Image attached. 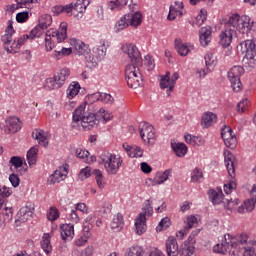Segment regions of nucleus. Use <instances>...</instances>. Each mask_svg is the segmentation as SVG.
<instances>
[{"mask_svg":"<svg viewBox=\"0 0 256 256\" xmlns=\"http://www.w3.org/2000/svg\"><path fill=\"white\" fill-rule=\"evenodd\" d=\"M253 21L249 16H239V14H232L224 24V29L219 34V45L222 47H229L233 43V37H237L239 33H247L251 31Z\"/></svg>","mask_w":256,"mask_h":256,"instance_id":"nucleus-1","label":"nucleus"},{"mask_svg":"<svg viewBox=\"0 0 256 256\" xmlns=\"http://www.w3.org/2000/svg\"><path fill=\"white\" fill-rule=\"evenodd\" d=\"M77 125L79 130L82 128L83 131H91L95 125H99L97 111H91L85 108V104H81L73 112L72 127L75 128Z\"/></svg>","mask_w":256,"mask_h":256,"instance_id":"nucleus-2","label":"nucleus"},{"mask_svg":"<svg viewBox=\"0 0 256 256\" xmlns=\"http://www.w3.org/2000/svg\"><path fill=\"white\" fill-rule=\"evenodd\" d=\"M99 165H103L108 175H117L123 166V158L111 152H103L98 157Z\"/></svg>","mask_w":256,"mask_h":256,"instance_id":"nucleus-3","label":"nucleus"},{"mask_svg":"<svg viewBox=\"0 0 256 256\" xmlns=\"http://www.w3.org/2000/svg\"><path fill=\"white\" fill-rule=\"evenodd\" d=\"M67 39V22H62L58 30L50 29L45 36V49L47 52L55 49V41L63 43Z\"/></svg>","mask_w":256,"mask_h":256,"instance_id":"nucleus-4","label":"nucleus"},{"mask_svg":"<svg viewBox=\"0 0 256 256\" xmlns=\"http://www.w3.org/2000/svg\"><path fill=\"white\" fill-rule=\"evenodd\" d=\"M241 53L244 55L243 65L246 69H255L256 67V47L253 40H245L240 43Z\"/></svg>","mask_w":256,"mask_h":256,"instance_id":"nucleus-5","label":"nucleus"},{"mask_svg":"<svg viewBox=\"0 0 256 256\" xmlns=\"http://www.w3.org/2000/svg\"><path fill=\"white\" fill-rule=\"evenodd\" d=\"M13 35H15V28H13V21L9 20L5 29V33L2 36V42L7 53L15 54L21 51V47L19 46L18 42H16V40H13Z\"/></svg>","mask_w":256,"mask_h":256,"instance_id":"nucleus-6","label":"nucleus"},{"mask_svg":"<svg viewBox=\"0 0 256 256\" xmlns=\"http://www.w3.org/2000/svg\"><path fill=\"white\" fill-rule=\"evenodd\" d=\"M71 75V70L69 68H62L59 72L54 74L53 77L47 78L45 80V89H48L49 91H55L57 89H61L63 85H65V81L69 79V76Z\"/></svg>","mask_w":256,"mask_h":256,"instance_id":"nucleus-7","label":"nucleus"},{"mask_svg":"<svg viewBox=\"0 0 256 256\" xmlns=\"http://www.w3.org/2000/svg\"><path fill=\"white\" fill-rule=\"evenodd\" d=\"M125 79L130 89H139L143 85V78L139 72V66L135 64H128L125 67Z\"/></svg>","mask_w":256,"mask_h":256,"instance_id":"nucleus-8","label":"nucleus"},{"mask_svg":"<svg viewBox=\"0 0 256 256\" xmlns=\"http://www.w3.org/2000/svg\"><path fill=\"white\" fill-rule=\"evenodd\" d=\"M139 133L144 143H147L148 145H155V141H157V134L153 125L148 122H141L139 124Z\"/></svg>","mask_w":256,"mask_h":256,"instance_id":"nucleus-9","label":"nucleus"},{"mask_svg":"<svg viewBox=\"0 0 256 256\" xmlns=\"http://www.w3.org/2000/svg\"><path fill=\"white\" fill-rule=\"evenodd\" d=\"M21 120L15 116H10L0 125V129L4 135H15L21 131Z\"/></svg>","mask_w":256,"mask_h":256,"instance_id":"nucleus-10","label":"nucleus"},{"mask_svg":"<svg viewBox=\"0 0 256 256\" xmlns=\"http://www.w3.org/2000/svg\"><path fill=\"white\" fill-rule=\"evenodd\" d=\"M245 73V69L241 66H234L228 71V79L231 83L233 91L239 93L243 84L241 83V76Z\"/></svg>","mask_w":256,"mask_h":256,"instance_id":"nucleus-11","label":"nucleus"},{"mask_svg":"<svg viewBox=\"0 0 256 256\" xmlns=\"http://www.w3.org/2000/svg\"><path fill=\"white\" fill-rule=\"evenodd\" d=\"M177 79H179L178 72H174L172 76L171 72H166L164 76H161L160 89H166L168 97L169 95H171V93H173V89H175Z\"/></svg>","mask_w":256,"mask_h":256,"instance_id":"nucleus-12","label":"nucleus"},{"mask_svg":"<svg viewBox=\"0 0 256 256\" xmlns=\"http://www.w3.org/2000/svg\"><path fill=\"white\" fill-rule=\"evenodd\" d=\"M121 49L126 55H128L132 65H137V66L141 65L142 63L141 52H139V49L137 48V46L133 44H124Z\"/></svg>","mask_w":256,"mask_h":256,"instance_id":"nucleus-13","label":"nucleus"},{"mask_svg":"<svg viewBox=\"0 0 256 256\" xmlns=\"http://www.w3.org/2000/svg\"><path fill=\"white\" fill-rule=\"evenodd\" d=\"M67 175H69V164H63L58 167L53 174H51L48 178L49 185H55V183H61V181H65L67 179Z\"/></svg>","mask_w":256,"mask_h":256,"instance_id":"nucleus-14","label":"nucleus"},{"mask_svg":"<svg viewBox=\"0 0 256 256\" xmlns=\"http://www.w3.org/2000/svg\"><path fill=\"white\" fill-rule=\"evenodd\" d=\"M35 212V207L31 204H27L26 206L22 207L19 212L17 213V219L15 220L16 227H19L21 223H25L29 221L33 217V213Z\"/></svg>","mask_w":256,"mask_h":256,"instance_id":"nucleus-15","label":"nucleus"},{"mask_svg":"<svg viewBox=\"0 0 256 256\" xmlns=\"http://www.w3.org/2000/svg\"><path fill=\"white\" fill-rule=\"evenodd\" d=\"M221 137L224 141V144L229 149H235V147H237V136L233 134V129H231V127L225 126L221 130Z\"/></svg>","mask_w":256,"mask_h":256,"instance_id":"nucleus-16","label":"nucleus"},{"mask_svg":"<svg viewBox=\"0 0 256 256\" xmlns=\"http://www.w3.org/2000/svg\"><path fill=\"white\" fill-rule=\"evenodd\" d=\"M239 245H242V248L244 249L243 256H255V248H253V246L256 245V241L249 240V236H247V234L240 235Z\"/></svg>","mask_w":256,"mask_h":256,"instance_id":"nucleus-17","label":"nucleus"},{"mask_svg":"<svg viewBox=\"0 0 256 256\" xmlns=\"http://www.w3.org/2000/svg\"><path fill=\"white\" fill-rule=\"evenodd\" d=\"M97 101H101L100 92H96L86 96L82 105H85V109H88V111H99V106L95 104L97 103Z\"/></svg>","mask_w":256,"mask_h":256,"instance_id":"nucleus-18","label":"nucleus"},{"mask_svg":"<svg viewBox=\"0 0 256 256\" xmlns=\"http://www.w3.org/2000/svg\"><path fill=\"white\" fill-rule=\"evenodd\" d=\"M224 240L225 242L221 244H216L214 246L213 249L215 253H221L222 255H225V252L229 251V246L231 245L233 247L235 245V239H233L229 234H226L224 236Z\"/></svg>","mask_w":256,"mask_h":256,"instance_id":"nucleus-19","label":"nucleus"},{"mask_svg":"<svg viewBox=\"0 0 256 256\" xmlns=\"http://www.w3.org/2000/svg\"><path fill=\"white\" fill-rule=\"evenodd\" d=\"M166 252L168 256H179V243L173 236H169L166 240Z\"/></svg>","mask_w":256,"mask_h":256,"instance_id":"nucleus-20","label":"nucleus"},{"mask_svg":"<svg viewBox=\"0 0 256 256\" xmlns=\"http://www.w3.org/2000/svg\"><path fill=\"white\" fill-rule=\"evenodd\" d=\"M224 163L230 177H235V156L233 153L226 151L224 152Z\"/></svg>","mask_w":256,"mask_h":256,"instance_id":"nucleus-21","label":"nucleus"},{"mask_svg":"<svg viewBox=\"0 0 256 256\" xmlns=\"http://www.w3.org/2000/svg\"><path fill=\"white\" fill-rule=\"evenodd\" d=\"M122 147L127 153L128 157H131L132 159H139L140 157H143V150L137 145H129L127 143H124Z\"/></svg>","mask_w":256,"mask_h":256,"instance_id":"nucleus-22","label":"nucleus"},{"mask_svg":"<svg viewBox=\"0 0 256 256\" xmlns=\"http://www.w3.org/2000/svg\"><path fill=\"white\" fill-rule=\"evenodd\" d=\"M147 231V217L145 214H139L135 219V233L136 235H143Z\"/></svg>","mask_w":256,"mask_h":256,"instance_id":"nucleus-23","label":"nucleus"},{"mask_svg":"<svg viewBox=\"0 0 256 256\" xmlns=\"http://www.w3.org/2000/svg\"><path fill=\"white\" fill-rule=\"evenodd\" d=\"M75 235V225L72 223L61 226V237L63 241H71Z\"/></svg>","mask_w":256,"mask_h":256,"instance_id":"nucleus-24","label":"nucleus"},{"mask_svg":"<svg viewBox=\"0 0 256 256\" xmlns=\"http://www.w3.org/2000/svg\"><path fill=\"white\" fill-rule=\"evenodd\" d=\"M217 123V114L213 112H205L201 118V125L204 129H209Z\"/></svg>","mask_w":256,"mask_h":256,"instance_id":"nucleus-25","label":"nucleus"},{"mask_svg":"<svg viewBox=\"0 0 256 256\" xmlns=\"http://www.w3.org/2000/svg\"><path fill=\"white\" fill-rule=\"evenodd\" d=\"M32 137L38 141L39 145L42 147H47L49 145V133L43 130H34L32 132Z\"/></svg>","mask_w":256,"mask_h":256,"instance_id":"nucleus-26","label":"nucleus"},{"mask_svg":"<svg viewBox=\"0 0 256 256\" xmlns=\"http://www.w3.org/2000/svg\"><path fill=\"white\" fill-rule=\"evenodd\" d=\"M107 47H109V44H107V40L102 39L93 48V53L94 55H96L97 59H103V57L107 55Z\"/></svg>","mask_w":256,"mask_h":256,"instance_id":"nucleus-27","label":"nucleus"},{"mask_svg":"<svg viewBox=\"0 0 256 256\" xmlns=\"http://www.w3.org/2000/svg\"><path fill=\"white\" fill-rule=\"evenodd\" d=\"M17 4H12V5H8L7 6V11L9 13H15V11H17V9H31V7H33V3L36 2H30L29 0H16Z\"/></svg>","mask_w":256,"mask_h":256,"instance_id":"nucleus-28","label":"nucleus"},{"mask_svg":"<svg viewBox=\"0 0 256 256\" xmlns=\"http://www.w3.org/2000/svg\"><path fill=\"white\" fill-rule=\"evenodd\" d=\"M200 44L202 45V47H207V45H209V43H211V27L210 26H206V27H202L200 29Z\"/></svg>","mask_w":256,"mask_h":256,"instance_id":"nucleus-29","label":"nucleus"},{"mask_svg":"<svg viewBox=\"0 0 256 256\" xmlns=\"http://www.w3.org/2000/svg\"><path fill=\"white\" fill-rule=\"evenodd\" d=\"M175 47H176L177 53H179L181 57H187V55H189V53L193 51V46H191V44L183 43L177 40L175 41Z\"/></svg>","mask_w":256,"mask_h":256,"instance_id":"nucleus-30","label":"nucleus"},{"mask_svg":"<svg viewBox=\"0 0 256 256\" xmlns=\"http://www.w3.org/2000/svg\"><path fill=\"white\" fill-rule=\"evenodd\" d=\"M90 4L91 0H77L75 4H72V15H75V12L85 13Z\"/></svg>","mask_w":256,"mask_h":256,"instance_id":"nucleus-31","label":"nucleus"},{"mask_svg":"<svg viewBox=\"0 0 256 256\" xmlns=\"http://www.w3.org/2000/svg\"><path fill=\"white\" fill-rule=\"evenodd\" d=\"M73 45L75 48V51L78 53V55H89L91 53V49H89V45L85 44L81 40H73Z\"/></svg>","mask_w":256,"mask_h":256,"instance_id":"nucleus-32","label":"nucleus"},{"mask_svg":"<svg viewBox=\"0 0 256 256\" xmlns=\"http://www.w3.org/2000/svg\"><path fill=\"white\" fill-rule=\"evenodd\" d=\"M53 15H61V13H67V15H73V3L67 5H56L52 7Z\"/></svg>","mask_w":256,"mask_h":256,"instance_id":"nucleus-33","label":"nucleus"},{"mask_svg":"<svg viewBox=\"0 0 256 256\" xmlns=\"http://www.w3.org/2000/svg\"><path fill=\"white\" fill-rule=\"evenodd\" d=\"M208 195L213 205H220V203H223V192L221 190L210 189Z\"/></svg>","mask_w":256,"mask_h":256,"instance_id":"nucleus-34","label":"nucleus"},{"mask_svg":"<svg viewBox=\"0 0 256 256\" xmlns=\"http://www.w3.org/2000/svg\"><path fill=\"white\" fill-rule=\"evenodd\" d=\"M41 248L46 253V255H49V253H52L53 246L51 245V235L49 233H44L41 240Z\"/></svg>","mask_w":256,"mask_h":256,"instance_id":"nucleus-35","label":"nucleus"},{"mask_svg":"<svg viewBox=\"0 0 256 256\" xmlns=\"http://www.w3.org/2000/svg\"><path fill=\"white\" fill-rule=\"evenodd\" d=\"M80 90L81 84H79V82H72L66 90V95L69 99H75V97L79 95Z\"/></svg>","mask_w":256,"mask_h":256,"instance_id":"nucleus-36","label":"nucleus"},{"mask_svg":"<svg viewBox=\"0 0 256 256\" xmlns=\"http://www.w3.org/2000/svg\"><path fill=\"white\" fill-rule=\"evenodd\" d=\"M171 173V169H167L164 172H158L154 177V185H163V183L171 177Z\"/></svg>","mask_w":256,"mask_h":256,"instance_id":"nucleus-37","label":"nucleus"},{"mask_svg":"<svg viewBox=\"0 0 256 256\" xmlns=\"http://www.w3.org/2000/svg\"><path fill=\"white\" fill-rule=\"evenodd\" d=\"M73 53V50L71 48H55L53 51L52 57L59 61L60 59H63V57H68V55H71Z\"/></svg>","mask_w":256,"mask_h":256,"instance_id":"nucleus-38","label":"nucleus"},{"mask_svg":"<svg viewBox=\"0 0 256 256\" xmlns=\"http://www.w3.org/2000/svg\"><path fill=\"white\" fill-rule=\"evenodd\" d=\"M128 23H130L131 27H139L141 22L143 21V15L141 12H135L134 14H126Z\"/></svg>","mask_w":256,"mask_h":256,"instance_id":"nucleus-39","label":"nucleus"},{"mask_svg":"<svg viewBox=\"0 0 256 256\" xmlns=\"http://www.w3.org/2000/svg\"><path fill=\"white\" fill-rule=\"evenodd\" d=\"M171 147L177 157H185L187 155V145L185 143H171Z\"/></svg>","mask_w":256,"mask_h":256,"instance_id":"nucleus-40","label":"nucleus"},{"mask_svg":"<svg viewBox=\"0 0 256 256\" xmlns=\"http://www.w3.org/2000/svg\"><path fill=\"white\" fill-rule=\"evenodd\" d=\"M96 117L99 121H103V123H109L111 119H113V114L107 112L104 108H98L96 111Z\"/></svg>","mask_w":256,"mask_h":256,"instance_id":"nucleus-41","label":"nucleus"},{"mask_svg":"<svg viewBox=\"0 0 256 256\" xmlns=\"http://www.w3.org/2000/svg\"><path fill=\"white\" fill-rule=\"evenodd\" d=\"M39 154V148L37 146L32 147L27 152V161L30 167H33L37 163V155Z\"/></svg>","mask_w":256,"mask_h":256,"instance_id":"nucleus-42","label":"nucleus"},{"mask_svg":"<svg viewBox=\"0 0 256 256\" xmlns=\"http://www.w3.org/2000/svg\"><path fill=\"white\" fill-rule=\"evenodd\" d=\"M127 3H129V0L110 1L108 3V9H110V11H121V9L126 7Z\"/></svg>","mask_w":256,"mask_h":256,"instance_id":"nucleus-43","label":"nucleus"},{"mask_svg":"<svg viewBox=\"0 0 256 256\" xmlns=\"http://www.w3.org/2000/svg\"><path fill=\"white\" fill-rule=\"evenodd\" d=\"M124 221H123V214L118 213L113 217V220L111 222V229L117 231H121L123 229Z\"/></svg>","mask_w":256,"mask_h":256,"instance_id":"nucleus-44","label":"nucleus"},{"mask_svg":"<svg viewBox=\"0 0 256 256\" xmlns=\"http://www.w3.org/2000/svg\"><path fill=\"white\" fill-rule=\"evenodd\" d=\"M131 25L129 23V18H127V14L122 16L115 24V31L116 33H119L120 31H123L124 29H127Z\"/></svg>","mask_w":256,"mask_h":256,"instance_id":"nucleus-45","label":"nucleus"},{"mask_svg":"<svg viewBox=\"0 0 256 256\" xmlns=\"http://www.w3.org/2000/svg\"><path fill=\"white\" fill-rule=\"evenodd\" d=\"M204 59L208 71H213V69H215V65H217V57L213 55V53H207Z\"/></svg>","mask_w":256,"mask_h":256,"instance_id":"nucleus-46","label":"nucleus"},{"mask_svg":"<svg viewBox=\"0 0 256 256\" xmlns=\"http://www.w3.org/2000/svg\"><path fill=\"white\" fill-rule=\"evenodd\" d=\"M145 255V250L139 245L131 246L126 250L125 256H143Z\"/></svg>","mask_w":256,"mask_h":256,"instance_id":"nucleus-47","label":"nucleus"},{"mask_svg":"<svg viewBox=\"0 0 256 256\" xmlns=\"http://www.w3.org/2000/svg\"><path fill=\"white\" fill-rule=\"evenodd\" d=\"M193 253H195V246L184 242L181 247H180V251H179V255L181 256H191L193 255Z\"/></svg>","mask_w":256,"mask_h":256,"instance_id":"nucleus-48","label":"nucleus"},{"mask_svg":"<svg viewBox=\"0 0 256 256\" xmlns=\"http://www.w3.org/2000/svg\"><path fill=\"white\" fill-rule=\"evenodd\" d=\"M207 20V10L201 9L200 13L196 16L195 21L192 22L193 27H201Z\"/></svg>","mask_w":256,"mask_h":256,"instance_id":"nucleus-49","label":"nucleus"},{"mask_svg":"<svg viewBox=\"0 0 256 256\" xmlns=\"http://www.w3.org/2000/svg\"><path fill=\"white\" fill-rule=\"evenodd\" d=\"M93 175L95 177V181H96L99 189H104L105 188V178L103 177V172H101V170H99V169H96L93 171Z\"/></svg>","mask_w":256,"mask_h":256,"instance_id":"nucleus-50","label":"nucleus"},{"mask_svg":"<svg viewBox=\"0 0 256 256\" xmlns=\"http://www.w3.org/2000/svg\"><path fill=\"white\" fill-rule=\"evenodd\" d=\"M53 23V17L49 14H44L39 19V26L42 29H47V27H50V25Z\"/></svg>","mask_w":256,"mask_h":256,"instance_id":"nucleus-51","label":"nucleus"},{"mask_svg":"<svg viewBox=\"0 0 256 256\" xmlns=\"http://www.w3.org/2000/svg\"><path fill=\"white\" fill-rule=\"evenodd\" d=\"M201 179H203V170L195 168L191 173V181L193 183H201Z\"/></svg>","mask_w":256,"mask_h":256,"instance_id":"nucleus-52","label":"nucleus"},{"mask_svg":"<svg viewBox=\"0 0 256 256\" xmlns=\"http://www.w3.org/2000/svg\"><path fill=\"white\" fill-rule=\"evenodd\" d=\"M67 220L70 221L72 225H77L81 219L79 218V214H77V210L71 209L67 214Z\"/></svg>","mask_w":256,"mask_h":256,"instance_id":"nucleus-53","label":"nucleus"},{"mask_svg":"<svg viewBox=\"0 0 256 256\" xmlns=\"http://www.w3.org/2000/svg\"><path fill=\"white\" fill-rule=\"evenodd\" d=\"M182 16H183V12H181V10H177L175 6H170V11L168 14L169 21H175L177 17H182Z\"/></svg>","mask_w":256,"mask_h":256,"instance_id":"nucleus-54","label":"nucleus"},{"mask_svg":"<svg viewBox=\"0 0 256 256\" xmlns=\"http://www.w3.org/2000/svg\"><path fill=\"white\" fill-rule=\"evenodd\" d=\"M169 227H171V219H169V217H165L163 218L159 225L156 227V231H163L165 229H169Z\"/></svg>","mask_w":256,"mask_h":256,"instance_id":"nucleus-55","label":"nucleus"},{"mask_svg":"<svg viewBox=\"0 0 256 256\" xmlns=\"http://www.w3.org/2000/svg\"><path fill=\"white\" fill-rule=\"evenodd\" d=\"M43 33V28L38 24L35 28H33L30 33L28 34L29 39H37L38 37H41Z\"/></svg>","mask_w":256,"mask_h":256,"instance_id":"nucleus-56","label":"nucleus"},{"mask_svg":"<svg viewBox=\"0 0 256 256\" xmlns=\"http://www.w3.org/2000/svg\"><path fill=\"white\" fill-rule=\"evenodd\" d=\"M238 113H245L249 111V99L245 98L237 104Z\"/></svg>","mask_w":256,"mask_h":256,"instance_id":"nucleus-57","label":"nucleus"},{"mask_svg":"<svg viewBox=\"0 0 256 256\" xmlns=\"http://www.w3.org/2000/svg\"><path fill=\"white\" fill-rule=\"evenodd\" d=\"M59 216H60L59 209L55 207H51L47 214V219L48 221H57L59 219Z\"/></svg>","mask_w":256,"mask_h":256,"instance_id":"nucleus-58","label":"nucleus"},{"mask_svg":"<svg viewBox=\"0 0 256 256\" xmlns=\"http://www.w3.org/2000/svg\"><path fill=\"white\" fill-rule=\"evenodd\" d=\"M236 205H239V199L227 198L226 203H224V207L228 211H233Z\"/></svg>","mask_w":256,"mask_h":256,"instance_id":"nucleus-59","label":"nucleus"},{"mask_svg":"<svg viewBox=\"0 0 256 256\" xmlns=\"http://www.w3.org/2000/svg\"><path fill=\"white\" fill-rule=\"evenodd\" d=\"M85 59L88 67H97V62L101 61V59L97 58V55L95 57L91 56V52L85 56Z\"/></svg>","mask_w":256,"mask_h":256,"instance_id":"nucleus-60","label":"nucleus"},{"mask_svg":"<svg viewBox=\"0 0 256 256\" xmlns=\"http://www.w3.org/2000/svg\"><path fill=\"white\" fill-rule=\"evenodd\" d=\"M140 214H143L144 217H147V215H153V206H151V200H146L144 202L143 212Z\"/></svg>","mask_w":256,"mask_h":256,"instance_id":"nucleus-61","label":"nucleus"},{"mask_svg":"<svg viewBox=\"0 0 256 256\" xmlns=\"http://www.w3.org/2000/svg\"><path fill=\"white\" fill-rule=\"evenodd\" d=\"M78 177L79 179H81V181H85V179H89V177H91V167L87 166L83 168L78 174Z\"/></svg>","mask_w":256,"mask_h":256,"instance_id":"nucleus-62","label":"nucleus"},{"mask_svg":"<svg viewBox=\"0 0 256 256\" xmlns=\"http://www.w3.org/2000/svg\"><path fill=\"white\" fill-rule=\"evenodd\" d=\"M255 205H256V197L244 201V207H246V211H248V213H251V211L255 209Z\"/></svg>","mask_w":256,"mask_h":256,"instance_id":"nucleus-63","label":"nucleus"},{"mask_svg":"<svg viewBox=\"0 0 256 256\" xmlns=\"http://www.w3.org/2000/svg\"><path fill=\"white\" fill-rule=\"evenodd\" d=\"M29 19V12H19L16 15L17 23H25Z\"/></svg>","mask_w":256,"mask_h":256,"instance_id":"nucleus-64","label":"nucleus"}]
</instances>
